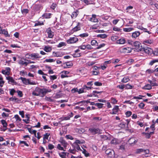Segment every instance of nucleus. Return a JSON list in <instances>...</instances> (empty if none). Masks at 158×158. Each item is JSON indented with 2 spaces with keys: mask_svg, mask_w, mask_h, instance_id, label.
<instances>
[{
  "mask_svg": "<svg viewBox=\"0 0 158 158\" xmlns=\"http://www.w3.org/2000/svg\"><path fill=\"white\" fill-rule=\"evenodd\" d=\"M19 79H21L23 83L25 85H35L36 84L35 82L33 81L31 82L30 81V80L29 79H27L25 78L22 77H20Z\"/></svg>",
  "mask_w": 158,
  "mask_h": 158,
  "instance_id": "nucleus-1",
  "label": "nucleus"
},
{
  "mask_svg": "<svg viewBox=\"0 0 158 158\" xmlns=\"http://www.w3.org/2000/svg\"><path fill=\"white\" fill-rule=\"evenodd\" d=\"M133 46L135 47L134 49H135L136 51L139 52L142 51L143 47H142L141 44L139 42L136 41L134 42Z\"/></svg>",
  "mask_w": 158,
  "mask_h": 158,
  "instance_id": "nucleus-2",
  "label": "nucleus"
},
{
  "mask_svg": "<svg viewBox=\"0 0 158 158\" xmlns=\"http://www.w3.org/2000/svg\"><path fill=\"white\" fill-rule=\"evenodd\" d=\"M41 89L38 87H36L35 90L32 92V94L35 96H39L40 97Z\"/></svg>",
  "mask_w": 158,
  "mask_h": 158,
  "instance_id": "nucleus-3",
  "label": "nucleus"
},
{
  "mask_svg": "<svg viewBox=\"0 0 158 158\" xmlns=\"http://www.w3.org/2000/svg\"><path fill=\"white\" fill-rule=\"evenodd\" d=\"M52 91L51 89H49L47 88H43L41 89V92L40 97H44L45 95L49 92H50Z\"/></svg>",
  "mask_w": 158,
  "mask_h": 158,
  "instance_id": "nucleus-4",
  "label": "nucleus"
},
{
  "mask_svg": "<svg viewBox=\"0 0 158 158\" xmlns=\"http://www.w3.org/2000/svg\"><path fill=\"white\" fill-rule=\"evenodd\" d=\"M78 38L76 36H75L70 38L69 39L67 40V43L69 44H73L78 41Z\"/></svg>",
  "mask_w": 158,
  "mask_h": 158,
  "instance_id": "nucleus-5",
  "label": "nucleus"
},
{
  "mask_svg": "<svg viewBox=\"0 0 158 158\" xmlns=\"http://www.w3.org/2000/svg\"><path fill=\"white\" fill-rule=\"evenodd\" d=\"M89 131L93 134H101L100 130L98 128H90L89 129Z\"/></svg>",
  "mask_w": 158,
  "mask_h": 158,
  "instance_id": "nucleus-6",
  "label": "nucleus"
},
{
  "mask_svg": "<svg viewBox=\"0 0 158 158\" xmlns=\"http://www.w3.org/2000/svg\"><path fill=\"white\" fill-rule=\"evenodd\" d=\"M46 32L48 35V37L50 38H52L54 35V33L52 31L50 27H49L46 30Z\"/></svg>",
  "mask_w": 158,
  "mask_h": 158,
  "instance_id": "nucleus-7",
  "label": "nucleus"
},
{
  "mask_svg": "<svg viewBox=\"0 0 158 158\" xmlns=\"http://www.w3.org/2000/svg\"><path fill=\"white\" fill-rule=\"evenodd\" d=\"M141 51L144 52L147 54H151L152 50L151 48L146 47H143Z\"/></svg>",
  "mask_w": 158,
  "mask_h": 158,
  "instance_id": "nucleus-8",
  "label": "nucleus"
},
{
  "mask_svg": "<svg viewBox=\"0 0 158 158\" xmlns=\"http://www.w3.org/2000/svg\"><path fill=\"white\" fill-rule=\"evenodd\" d=\"M59 142L61 143L62 145L64 147V148H66L68 143L64 139L63 137H60Z\"/></svg>",
  "mask_w": 158,
  "mask_h": 158,
  "instance_id": "nucleus-9",
  "label": "nucleus"
},
{
  "mask_svg": "<svg viewBox=\"0 0 158 158\" xmlns=\"http://www.w3.org/2000/svg\"><path fill=\"white\" fill-rule=\"evenodd\" d=\"M27 54H30L29 55V56L31 58L38 59L40 58L41 57V56H40L38 53H27Z\"/></svg>",
  "mask_w": 158,
  "mask_h": 158,
  "instance_id": "nucleus-10",
  "label": "nucleus"
},
{
  "mask_svg": "<svg viewBox=\"0 0 158 158\" xmlns=\"http://www.w3.org/2000/svg\"><path fill=\"white\" fill-rule=\"evenodd\" d=\"M73 113L72 112H71L70 114H68V115L66 117H62L60 118V119H61V121L64 120H69L70 118L73 117Z\"/></svg>",
  "mask_w": 158,
  "mask_h": 158,
  "instance_id": "nucleus-11",
  "label": "nucleus"
},
{
  "mask_svg": "<svg viewBox=\"0 0 158 158\" xmlns=\"http://www.w3.org/2000/svg\"><path fill=\"white\" fill-rule=\"evenodd\" d=\"M42 6L41 4H35L33 7V9L35 12L39 11L42 9Z\"/></svg>",
  "mask_w": 158,
  "mask_h": 158,
  "instance_id": "nucleus-12",
  "label": "nucleus"
},
{
  "mask_svg": "<svg viewBox=\"0 0 158 158\" xmlns=\"http://www.w3.org/2000/svg\"><path fill=\"white\" fill-rule=\"evenodd\" d=\"M118 106H115L112 109V112H110V113L112 114H116L118 112L119 110Z\"/></svg>",
  "mask_w": 158,
  "mask_h": 158,
  "instance_id": "nucleus-13",
  "label": "nucleus"
},
{
  "mask_svg": "<svg viewBox=\"0 0 158 158\" xmlns=\"http://www.w3.org/2000/svg\"><path fill=\"white\" fill-rule=\"evenodd\" d=\"M80 23H78L77 24V25L72 30V32H73L80 30L81 29V27L80 26Z\"/></svg>",
  "mask_w": 158,
  "mask_h": 158,
  "instance_id": "nucleus-14",
  "label": "nucleus"
},
{
  "mask_svg": "<svg viewBox=\"0 0 158 158\" xmlns=\"http://www.w3.org/2000/svg\"><path fill=\"white\" fill-rule=\"evenodd\" d=\"M137 142V140L134 137L130 138L128 140V143L131 145L135 144V143H136Z\"/></svg>",
  "mask_w": 158,
  "mask_h": 158,
  "instance_id": "nucleus-15",
  "label": "nucleus"
},
{
  "mask_svg": "<svg viewBox=\"0 0 158 158\" xmlns=\"http://www.w3.org/2000/svg\"><path fill=\"white\" fill-rule=\"evenodd\" d=\"M132 49L130 48H123V52L125 53H130L131 52Z\"/></svg>",
  "mask_w": 158,
  "mask_h": 158,
  "instance_id": "nucleus-16",
  "label": "nucleus"
},
{
  "mask_svg": "<svg viewBox=\"0 0 158 158\" xmlns=\"http://www.w3.org/2000/svg\"><path fill=\"white\" fill-rule=\"evenodd\" d=\"M6 79L8 81V83H10V82L13 83H16V82H15V81L14 80L13 78L12 77L10 76L6 77Z\"/></svg>",
  "mask_w": 158,
  "mask_h": 158,
  "instance_id": "nucleus-17",
  "label": "nucleus"
},
{
  "mask_svg": "<svg viewBox=\"0 0 158 158\" xmlns=\"http://www.w3.org/2000/svg\"><path fill=\"white\" fill-rule=\"evenodd\" d=\"M0 33L4 34L6 37H10V35L8 34L7 31L5 29H1L0 30Z\"/></svg>",
  "mask_w": 158,
  "mask_h": 158,
  "instance_id": "nucleus-18",
  "label": "nucleus"
},
{
  "mask_svg": "<svg viewBox=\"0 0 158 158\" xmlns=\"http://www.w3.org/2000/svg\"><path fill=\"white\" fill-rule=\"evenodd\" d=\"M89 20L92 22H98V20L96 18V15H92V17Z\"/></svg>",
  "mask_w": 158,
  "mask_h": 158,
  "instance_id": "nucleus-19",
  "label": "nucleus"
},
{
  "mask_svg": "<svg viewBox=\"0 0 158 158\" xmlns=\"http://www.w3.org/2000/svg\"><path fill=\"white\" fill-rule=\"evenodd\" d=\"M140 34V33L138 31L133 32L132 34V38H135L137 37Z\"/></svg>",
  "mask_w": 158,
  "mask_h": 158,
  "instance_id": "nucleus-20",
  "label": "nucleus"
},
{
  "mask_svg": "<svg viewBox=\"0 0 158 158\" xmlns=\"http://www.w3.org/2000/svg\"><path fill=\"white\" fill-rule=\"evenodd\" d=\"M79 11L77 10H76L75 11L73 12L71 15L72 18H76L78 15Z\"/></svg>",
  "mask_w": 158,
  "mask_h": 158,
  "instance_id": "nucleus-21",
  "label": "nucleus"
},
{
  "mask_svg": "<svg viewBox=\"0 0 158 158\" xmlns=\"http://www.w3.org/2000/svg\"><path fill=\"white\" fill-rule=\"evenodd\" d=\"M52 14L51 13H44L42 16L44 18L49 19L51 18Z\"/></svg>",
  "mask_w": 158,
  "mask_h": 158,
  "instance_id": "nucleus-22",
  "label": "nucleus"
},
{
  "mask_svg": "<svg viewBox=\"0 0 158 158\" xmlns=\"http://www.w3.org/2000/svg\"><path fill=\"white\" fill-rule=\"evenodd\" d=\"M125 42L126 40L124 38H121L117 41V43L120 44H123Z\"/></svg>",
  "mask_w": 158,
  "mask_h": 158,
  "instance_id": "nucleus-23",
  "label": "nucleus"
},
{
  "mask_svg": "<svg viewBox=\"0 0 158 158\" xmlns=\"http://www.w3.org/2000/svg\"><path fill=\"white\" fill-rule=\"evenodd\" d=\"M66 64V66L64 67V68H69L73 66V64L71 62H66L64 63Z\"/></svg>",
  "mask_w": 158,
  "mask_h": 158,
  "instance_id": "nucleus-24",
  "label": "nucleus"
},
{
  "mask_svg": "<svg viewBox=\"0 0 158 158\" xmlns=\"http://www.w3.org/2000/svg\"><path fill=\"white\" fill-rule=\"evenodd\" d=\"M142 89H144L150 90L152 89L151 85L149 84H147L142 87Z\"/></svg>",
  "mask_w": 158,
  "mask_h": 158,
  "instance_id": "nucleus-25",
  "label": "nucleus"
},
{
  "mask_svg": "<svg viewBox=\"0 0 158 158\" xmlns=\"http://www.w3.org/2000/svg\"><path fill=\"white\" fill-rule=\"evenodd\" d=\"M67 153L68 154H69V153H67L66 152H62L61 153H59V154L60 156L62 158H66V154Z\"/></svg>",
  "mask_w": 158,
  "mask_h": 158,
  "instance_id": "nucleus-26",
  "label": "nucleus"
},
{
  "mask_svg": "<svg viewBox=\"0 0 158 158\" xmlns=\"http://www.w3.org/2000/svg\"><path fill=\"white\" fill-rule=\"evenodd\" d=\"M52 50V48L48 46H46L44 48V50L46 52H50Z\"/></svg>",
  "mask_w": 158,
  "mask_h": 158,
  "instance_id": "nucleus-27",
  "label": "nucleus"
},
{
  "mask_svg": "<svg viewBox=\"0 0 158 158\" xmlns=\"http://www.w3.org/2000/svg\"><path fill=\"white\" fill-rule=\"evenodd\" d=\"M110 143L112 144L115 145L118 144V142L117 139L115 138H113L111 140Z\"/></svg>",
  "mask_w": 158,
  "mask_h": 158,
  "instance_id": "nucleus-28",
  "label": "nucleus"
},
{
  "mask_svg": "<svg viewBox=\"0 0 158 158\" xmlns=\"http://www.w3.org/2000/svg\"><path fill=\"white\" fill-rule=\"evenodd\" d=\"M91 44L93 46H98V43L95 40H93L91 41Z\"/></svg>",
  "mask_w": 158,
  "mask_h": 158,
  "instance_id": "nucleus-29",
  "label": "nucleus"
},
{
  "mask_svg": "<svg viewBox=\"0 0 158 158\" xmlns=\"http://www.w3.org/2000/svg\"><path fill=\"white\" fill-rule=\"evenodd\" d=\"M1 123L3 125V127H7V124L6 121L3 119H2L1 120Z\"/></svg>",
  "mask_w": 158,
  "mask_h": 158,
  "instance_id": "nucleus-30",
  "label": "nucleus"
},
{
  "mask_svg": "<svg viewBox=\"0 0 158 158\" xmlns=\"http://www.w3.org/2000/svg\"><path fill=\"white\" fill-rule=\"evenodd\" d=\"M134 30V28L132 27L125 28L123 29L124 31L128 32H130Z\"/></svg>",
  "mask_w": 158,
  "mask_h": 158,
  "instance_id": "nucleus-31",
  "label": "nucleus"
},
{
  "mask_svg": "<svg viewBox=\"0 0 158 158\" xmlns=\"http://www.w3.org/2000/svg\"><path fill=\"white\" fill-rule=\"evenodd\" d=\"M19 64L22 65L24 64L25 65V66H26L29 64V63H27L26 62H25L22 60H20L19 62Z\"/></svg>",
  "mask_w": 158,
  "mask_h": 158,
  "instance_id": "nucleus-32",
  "label": "nucleus"
},
{
  "mask_svg": "<svg viewBox=\"0 0 158 158\" xmlns=\"http://www.w3.org/2000/svg\"><path fill=\"white\" fill-rule=\"evenodd\" d=\"M148 82L150 83L151 85L152 86H157V84L155 81H152L151 80H148Z\"/></svg>",
  "mask_w": 158,
  "mask_h": 158,
  "instance_id": "nucleus-33",
  "label": "nucleus"
},
{
  "mask_svg": "<svg viewBox=\"0 0 158 158\" xmlns=\"http://www.w3.org/2000/svg\"><path fill=\"white\" fill-rule=\"evenodd\" d=\"M85 142V141L83 140L80 141L79 140H77L75 141L74 143H76V144H83Z\"/></svg>",
  "mask_w": 158,
  "mask_h": 158,
  "instance_id": "nucleus-34",
  "label": "nucleus"
},
{
  "mask_svg": "<svg viewBox=\"0 0 158 158\" xmlns=\"http://www.w3.org/2000/svg\"><path fill=\"white\" fill-rule=\"evenodd\" d=\"M130 79L128 77H124L121 81L123 83H126Z\"/></svg>",
  "mask_w": 158,
  "mask_h": 158,
  "instance_id": "nucleus-35",
  "label": "nucleus"
},
{
  "mask_svg": "<svg viewBox=\"0 0 158 158\" xmlns=\"http://www.w3.org/2000/svg\"><path fill=\"white\" fill-rule=\"evenodd\" d=\"M97 37H100L102 38H105L107 37V35L105 34H100L98 35L97 36Z\"/></svg>",
  "mask_w": 158,
  "mask_h": 158,
  "instance_id": "nucleus-36",
  "label": "nucleus"
},
{
  "mask_svg": "<svg viewBox=\"0 0 158 158\" xmlns=\"http://www.w3.org/2000/svg\"><path fill=\"white\" fill-rule=\"evenodd\" d=\"M72 55L74 57H78L81 56V53H80L75 52L72 54Z\"/></svg>",
  "mask_w": 158,
  "mask_h": 158,
  "instance_id": "nucleus-37",
  "label": "nucleus"
},
{
  "mask_svg": "<svg viewBox=\"0 0 158 158\" xmlns=\"http://www.w3.org/2000/svg\"><path fill=\"white\" fill-rule=\"evenodd\" d=\"M153 43V41L151 40H146L143 41V43L144 44H151Z\"/></svg>",
  "mask_w": 158,
  "mask_h": 158,
  "instance_id": "nucleus-38",
  "label": "nucleus"
},
{
  "mask_svg": "<svg viewBox=\"0 0 158 158\" xmlns=\"http://www.w3.org/2000/svg\"><path fill=\"white\" fill-rule=\"evenodd\" d=\"M77 92L79 94L84 92H86V90H85V89L84 87V86L82 88L79 89V90L77 91Z\"/></svg>",
  "mask_w": 158,
  "mask_h": 158,
  "instance_id": "nucleus-39",
  "label": "nucleus"
},
{
  "mask_svg": "<svg viewBox=\"0 0 158 158\" xmlns=\"http://www.w3.org/2000/svg\"><path fill=\"white\" fill-rule=\"evenodd\" d=\"M66 45L65 43L64 42H61L57 45L58 48H60L63 46H65Z\"/></svg>",
  "mask_w": 158,
  "mask_h": 158,
  "instance_id": "nucleus-40",
  "label": "nucleus"
},
{
  "mask_svg": "<svg viewBox=\"0 0 158 158\" xmlns=\"http://www.w3.org/2000/svg\"><path fill=\"white\" fill-rule=\"evenodd\" d=\"M134 86L128 84H127L125 85V88L126 89H131Z\"/></svg>",
  "mask_w": 158,
  "mask_h": 158,
  "instance_id": "nucleus-41",
  "label": "nucleus"
},
{
  "mask_svg": "<svg viewBox=\"0 0 158 158\" xmlns=\"http://www.w3.org/2000/svg\"><path fill=\"white\" fill-rule=\"evenodd\" d=\"M142 134L145 135V137L146 138L149 139L151 137V135L149 133L143 132L142 133Z\"/></svg>",
  "mask_w": 158,
  "mask_h": 158,
  "instance_id": "nucleus-42",
  "label": "nucleus"
},
{
  "mask_svg": "<svg viewBox=\"0 0 158 158\" xmlns=\"http://www.w3.org/2000/svg\"><path fill=\"white\" fill-rule=\"evenodd\" d=\"M62 95L60 94L56 93L55 94L54 96V98H58L61 97Z\"/></svg>",
  "mask_w": 158,
  "mask_h": 158,
  "instance_id": "nucleus-43",
  "label": "nucleus"
},
{
  "mask_svg": "<svg viewBox=\"0 0 158 158\" xmlns=\"http://www.w3.org/2000/svg\"><path fill=\"white\" fill-rule=\"evenodd\" d=\"M82 152L86 157H88L89 156V154L87 152L85 149H83V151Z\"/></svg>",
  "mask_w": 158,
  "mask_h": 158,
  "instance_id": "nucleus-44",
  "label": "nucleus"
},
{
  "mask_svg": "<svg viewBox=\"0 0 158 158\" xmlns=\"http://www.w3.org/2000/svg\"><path fill=\"white\" fill-rule=\"evenodd\" d=\"M144 149L143 148H138L136 150L135 153L136 154H138L140 152H143Z\"/></svg>",
  "mask_w": 158,
  "mask_h": 158,
  "instance_id": "nucleus-45",
  "label": "nucleus"
},
{
  "mask_svg": "<svg viewBox=\"0 0 158 158\" xmlns=\"http://www.w3.org/2000/svg\"><path fill=\"white\" fill-rule=\"evenodd\" d=\"M89 35V34L87 33H85L83 34H80L79 36L80 37L83 38L85 37H87Z\"/></svg>",
  "mask_w": 158,
  "mask_h": 158,
  "instance_id": "nucleus-46",
  "label": "nucleus"
},
{
  "mask_svg": "<svg viewBox=\"0 0 158 158\" xmlns=\"http://www.w3.org/2000/svg\"><path fill=\"white\" fill-rule=\"evenodd\" d=\"M50 135V134L48 133H46L44 134V135L43 140H45V139H48Z\"/></svg>",
  "mask_w": 158,
  "mask_h": 158,
  "instance_id": "nucleus-47",
  "label": "nucleus"
},
{
  "mask_svg": "<svg viewBox=\"0 0 158 158\" xmlns=\"http://www.w3.org/2000/svg\"><path fill=\"white\" fill-rule=\"evenodd\" d=\"M57 148H58L59 150L65 151V150H64L63 148L61 147L60 144H58L57 145Z\"/></svg>",
  "mask_w": 158,
  "mask_h": 158,
  "instance_id": "nucleus-48",
  "label": "nucleus"
},
{
  "mask_svg": "<svg viewBox=\"0 0 158 158\" xmlns=\"http://www.w3.org/2000/svg\"><path fill=\"white\" fill-rule=\"evenodd\" d=\"M112 151L110 149H109L105 151V153L107 155H111L112 153Z\"/></svg>",
  "mask_w": 158,
  "mask_h": 158,
  "instance_id": "nucleus-49",
  "label": "nucleus"
},
{
  "mask_svg": "<svg viewBox=\"0 0 158 158\" xmlns=\"http://www.w3.org/2000/svg\"><path fill=\"white\" fill-rule=\"evenodd\" d=\"M103 104L101 103H95V106L98 107L99 108H102L103 107Z\"/></svg>",
  "mask_w": 158,
  "mask_h": 158,
  "instance_id": "nucleus-50",
  "label": "nucleus"
},
{
  "mask_svg": "<svg viewBox=\"0 0 158 158\" xmlns=\"http://www.w3.org/2000/svg\"><path fill=\"white\" fill-rule=\"evenodd\" d=\"M21 12L23 14H27L29 12V10L28 9H24L21 10Z\"/></svg>",
  "mask_w": 158,
  "mask_h": 158,
  "instance_id": "nucleus-51",
  "label": "nucleus"
},
{
  "mask_svg": "<svg viewBox=\"0 0 158 158\" xmlns=\"http://www.w3.org/2000/svg\"><path fill=\"white\" fill-rule=\"evenodd\" d=\"M111 100L112 101L111 103L113 104L116 103L118 102V101L116 100L115 98L113 97H112L111 98Z\"/></svg>",
  "mask_w": 158,
  "mask_h": 158,
  "instance_id": "nucleus-52",
  "label": "nucleus"
},
{
  "mask_svg": "<svg viewBox=\"0 0 158 158\" xmlns=\"http://www.w3.org/2000/svg\"><path fill=\"white\" fill-rule=\"evenodd\" d=\"M17 92L18 93V95L20 97H22L23 96V94L22 91L20 90H17Z\"/></svg>",
  "mask_w": 158,
  "mask_h": 158,
  "instance_id": "nucleus-53",
  "label": "nucleus"
},
{
  "mask_svg": "<svg viewBox=\"0 0 158 158\" xmlns=\"http://www.w3.org/2000/svg\"><path fill=\"white\" fill-rule=\"evenodd\" d=\"M14 117L15 118L17 121H20L21 120V119L18 114L15 115L14 116Z\"/></svg>",
  "mask_w": 158,
  "mask_h": 158,
  "instance_id": "nucleus-54",
  "label": "nucleus"
},
{
  "mask_svg": "<svg viewBox=\"0 0 158 158\" xmlns=\"http://www.w3.org/2000/svg\"><path fill=\"white\" fill-rule=\"evenodd\" d=\"M57 6V5L56 3H53L50 6V8L52 10H54Z\"/></svg>",
  "mask_w": 158,
  "mask_h": 158,
  "instance_id": "nucleus-55",
  "label": "nucleus"
},
{
  "mask_svg": "<svg viewBox=\"0 0 158 158\" xmlns=\"http://www.w3.org/2000/svg\"><path fill=\"white\" fill-rule=\"evenodd\" d=\"M50 78L51 80H54L57 78V76L55 75L50 76Z\"/></svg>",
  "mask_w": 158,
  "mask_h": 158,
  "instance_id": "nucleus-56",
  "label": "nucleus"
},
{
  "mask_svg": "<svg viewBox=\"0 0 158 158\" xmlns=\"http://www.w3.org/2000/svg\"><path fill=\"white\" fill-rule=\"evenodd\" d=\"M95 85L97 86H101L102 85V83L98 81H96L94 83Z\"/></svg>",
  "mask_w": 158,
  "mask_h": 158,
  "instance_id": "nucleus-57",
  "label": "nucleus"
},
{
  "mask_svg": "<svg viewBox=\"0 0 158 158\" xmlns=\"http://www.w3.org/2000/svg\"><path fill=\"white\" fill-rule=\"evenodd\" d=\"M117 87L120 89H123L125 87V85H119L117 86Z\"/></svg>",
  "mask_w": 158,
  "mask_h": 158,
  "instance_id": "nucleus-58",
  "label": "nucleus"
},
{
  "mask_svg": "<svg viewBox=\"0 0 158 158\" xmlns=\"http://www.w3.org/2000/svg\"><path fill=\"white\" fill-rule=\"evenodd\" d=\"M45 61L46 62H55V60H54L53 59H46V60H45Z\"/></svg>",
  "mask_w": 158,
  "mask_h": 158,
  "instance_id": "nucleus-59",
  "label": "nucleus"
},
{
  "mask_svg": "<svg viewBox=\"0 0 158 158\" xmlns=\"http://www.w3.org/2000/svg\"><path fill=\"white\" fill-rule=\"evenodd\" d=\"M125 124L126 123L123 122L122 123H120L119 125V126L120 127H122V128H124L125 126Z\"/></svg>",
  "mask_w": 158,
  "mask_h": 158,
  "instance_id": "nucleus-60",
  "label": "nucleus"
},
{
  "mask_svg": "<svg viewBox=\"0 0 158 158\" xmlns=\"http://www.w3.org/2000/svg\"><path fill=\"white\" fill-rule=\"evenodd\" d=\"M113 30L114 31H121L122 29H121L118 28L116 27H114L113 28Z\"/></svg>",
  "mask_w": 158,
  "mask_h": 158,
  "instance_id": "nucleus-61",
  "label": "nucleus"
},
{
  "mask_svg": "<svg viewBox=\"0 0 158 158\" xmlns=\"http://www.w3.org/2000/svg\"><path fill=\"white\" fill-rule=\"evenodd\" d=\"M125 114L127 117H128L131 115L132 112L131 111H127L126 112Z\"/></svg>",
  "mask_w": 158,
  "mask_h": 158,
  "instance_id": "nucleus-62",
  "label": "nucleus"
},
{
  "mask_svg": "<svg viewBox=\"0 0 158 158\" xmlns=\"http://www.w3.org/2000/svg\"><path fill=\"white\" fill-rule=\"evenodd\" d=\"M145 106V104L143 102L140 103L139 105V107L141 109H143Z\"/></svg>",
  "mask_w": 158,
  "mask_h": 158,
  "instance_id": "nucleus-63",
  "label": "nucleus"
},
{
  "mask_svg": "<svg viewBox=\"0 0 158 158\" xmlns=\"http://www.w3.org/2000/svg\"><path fill=\"white\" fill-rule=\"evenodd\" d=\"M153 53L155 56H158V49L154 51H153Z\"/></svg>",
  "mask_w": 158,
  "mask_h": 158,
  "instance_id": "nucleus-64",
  "label": "nucleus"
}]
</instances>
